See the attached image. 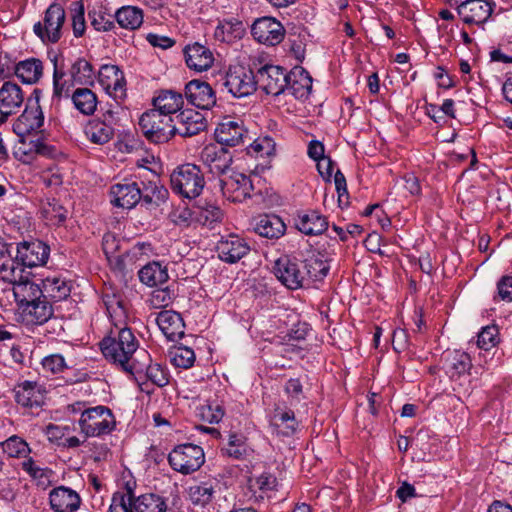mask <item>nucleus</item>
Instances as JSON below:
<instances>
[{"label": "nucleus", "instance_id": "obj_27", "mask_svg": "<svg viewBox=\"0 0 512 512\" xmlns=\"http://www.w3.org/2000/svg\"><path fill=\"white\" fill-rule=\"evenodd\" d=\"M154 178L155 179L147 182H141V204L142 206H145L146 209H155L159 207L168 199L169 196L167 188L161 184L159 178L156 176Z\"/></svg>", "mask_w": 512, "mask_h": 512}, {"label": "nucleus", "instance_id": "obj_18", "mask_svg": "<svg viewBox=\"0 0 512 512\" xmlns=\"http://www.w3.org/2000/svg\"><path fill=\"white\" fill-rule=\"evenodd\" d=\"M269 422L273 433L282 437H291L299 429L294 411L285 404L279 403L274 406Z\"/></svg>", "mask_w": 512, "mask_h": 512}, {"label": "nucleus", "instance_id": "obj_28", "mask_svg": "<svg viewBox=\"0 0 512 512\" xmlns=\"http://www.w3.org/2000/svg\"><path fill=\"white\" fill-rule=\"evenodd\" d=\"M287 88L285 92H289L296 99L307 98L312 90V78L302 67H295L287 72Z\"/></svg>", "mask_w": 512, "mask_h": 512}, {"label": "nucleus", "instance_id": "obj_52", "mask_svg": "<svg viewBox=\"0 0 512 512\" xmlns=\"http://www.w3.org/2000/svg\"><path fill=\"white\" fill-rule=\"evenodd\" d=\"M3 451L11 458H28L31 449L28 443L21 437L13 435L2 443Z\"/></svg>", "mask_w": 512, "mask_h": 512}, {"label": "nucleus", "instance_id": "obj_9", "mask_svg": "<svg viewBox=\"0 0 512 512\" xmlns=\"http://www.w3.org/2000/svg\"><path fill=\"white\" fill-rule=\"evenodd\" d=\"M50 247L40 240L19 242L16 245V259L21 267H39L47 263Z\"/></svg>", "mask_w": 512, "mask_h": 512}, {"label": "nucleus", "instance_id": "obj_11", "mask_svg": "<svg viewBox=\"0 0 512 512\" xmlns=\"http://www.w3.org/2000/svg\"><path fill=\"white\" fill-rule=\"evenodd\" d=\"M220 187L223 196L232 202H242L251 197L254 189L252 179L239 172L221 178Z\"/></svg>", "mask_w": 512, "mask_h": 512}, {"label": "nucleus", "instance_id": "obj_24", "mask_svg": "<svg viewBox=\"0 0 512 512\" xmlns=\"http://www.w3.org/2000/svg\"><path fill=\"white\" fill-rule=\"evenodd\" d=\"M49 502L54 512H76L80 507L81 498L71 488L59 486L50 491Z\"/></svg>", "mask_w": 512, "mask_h": 512}, {"label": "nucleus", "instance_id": "obj_13", "mask_svg": "<svg viewBox=\"0 0 512 512\" xmlns=\"http://www.w3.org/2000/svg\"><path fill=\"white\" fill-rule=\"evenodd\" d=\"M251 34L259 43L274 46L284 39L285 30L275 18L265 16L254 21Z\"/></svg>", "mask_w": 512, "mask_h": 512}, {"label": "nucleus", "instance_id": "obj_36", "mask_svg": "<svg viewBox=\"0 0 512 512\" xmlns=\"http://www.w3.org/2000/svg\"><path fill=\"white\" fill-rule=\"evenodd\" d=\"M153 110H158L162 114L171 116L179 111L184 103L181 93L174 90H161L158 95L153 98Z\"/></svg>", "mask_w": 512, "mask_h": 512}, {"label": "nucleus", "instance_id": "obj_12", "mask_svg": "<svg viewBox=\"0 0 512 512\" xmlns=\"http://www.w3.org/2000/svg\"><path fill=\"white\" fill-rule=\"evenodd\" d=\"M287 72L277 65H265L261 67L256 77L257 85L268 95L278 96L287 88Z\"/></svg>", "mask_w": 512, "mask_h": 512}, {"label": "nucleus", "instance_id": "obj_5", "mask_svg": "<svg viewBox=\"0 0 512 512\" xmlns=\"http://www.w3.org/2000/svg\"><path fill=\"white\" fill-rule=\"evenodd\" d=\"M217 84L222 90H226L236 98L251 95L257 87L253 71L241 65L230 66Z\"/></svg>", "mask_w": 512, "mask_h": 512}, {"label": "nucleus", "instance_id": "obj_2", "mask_svg": "<svg viewBox=\"0 0 512 512\" xmlns=\"http://www.w3.org/2000/svg\"><path fill=\"white\" fill-rule=\"evenodd\" d=\"M172 191L183 198L194 199L198 197L204 187L205 178L200 167L186 163L178 166L170 175Z\"/></svg>", "mask_w": 512, "mask_h": 512}, {"label": "nucleus", "instance_id": "obj_41", "mask_svg": "<svg viewBox=\"0 0 512 512\" xmlns=\"http://www.w3.org/2000/svg\"><path fill=\"white\" fill-rule=\"evenodd\" d=\"M74 107L83 115L94 114L97 108L98 99L96 94L89 88H77L71 96Z\"/></svg>", "mask_w": 512, "mask_h": 512}, {"label": "nucleus", "instance_id": "obj_56", "mask_svg": "<svg viewBox=\"0 0 512 512\" xmlns=\"http://www.w3.org/2000/svg\"><path fill=\"white\" fill-rule=\"evenodd\" d=\"M170 357L171 363L174 366L184 369H188L193 366L195 361L194 351L186 346L174 348V350L170 352Z\"/></svg>", "mask_w": 512, "mask_h": 512}, {"label": "nucleus", "instance_id": "obj_10", "mask_svg": "<svg viewBox=\"0 0 512 512\" xmlns=\"http://www.w3.org/2000/svg\"><path fill=\"white\" fill-rule=\"evenodd\" d=\"M276 278L288 289L304 287V271L301 263L287 255L278 258L273 267Z\"/></svg>", "mask_w": 512, "mask_h": 512}, {"label": "nucleus", "instance_id": "obj_26", "mask_svg": "<svg viewBox=\"0 0 512 512\" xmlns=\"http://www.w3.org/2000/svg\"><path fill=\"white\" fill-rule=\"evenodd\" d=\"M184 56L187 66L197 72L208 70L214 62L212 51L198 42L187 45Z\"/></svg>", "mask_w": 512, "mask_h": 512}, {"label": "nucleus", "instance_id": "obj_54", "mask_svg": "<svg viewBox=\"0 0 512 512\" xmlns=\"http://www.w3.org/2000/svg\"><path fill=\"white\" fill-rule=\"evenodd\" d=\"M169 372L160 364L149 362L143 375V381H150L158 387H164L169 383Z\"/></svg>", "mask_w": 512, "mask_h": 512}, {"label": "nucleus", "instance_id": "obj_30", "mask_svg": "<svg viewBox=\"0 0 512 512\" xmlns=\"http://www.w3.org/2000/svg\"><path fill=\"white\" fill-rule=\"evenodd\" d=\"M297 229L306 235H320L328 228L325 216L316 210L300 213L295 220Z\"/></svg>", "mask_w": 512, "mask_h": 512}, {"label": "nucleus", "instance_id": "obj_19", "mask_svg": "<svg viewBox=\"0 0 512 512\" xmlns=\"http://www.w3.org/2000/svg\"><path fill=\"white\" fill-rule=\"evenodd\" d=\"M140 186L137 182L125 179L110 189L111 203L123 209H132L141 202Z\"/></svg>", "mask_w": 512, "mask_h": 512}, {"label": "nucleus", "instance_id": "obj_6", "mask_svg": "<svg viewBox=\"0 0 512 512\" xmlns=\"http://www.w3.org/2000/svg\"><path fill=\"white\" fill-rule=\"evenodd\" d=\"M203 449L195 444L186 443L176 446L168 455V462L174 471L188 475L200 469L204 464Z\"/></svg>", "mask_w": 512, "mask_h": 512}, {"label": "nucleus", "instance_id": "obj_50", "mask_svg": "<svg viewBox=\"0 0 512 512\" xmlns=\"http://www.w3.org/2000/svg\"><path fill=\"white\" fill-rule=\"evenodd\" d=\"M195 414L203 422L217 424L222 420L224 410L223 407L216 402H206L196 407Z\"/></svg>", "mask_w": 512, "mask_h": 512}, {"label": "nucleus", "instance_id": "obj_46", "mask_svg": "<svg viewBox=\"0 0 512 512\" xmlns=\"http://www.w3.org/2000/svg\"><path fill=\"white\" fill-rule=\"evenodd\" d=\"M221 451L223 455L236 460H242L248 457L252 450L247 445L245 437L242 435L231 434L229 436L228 443L221 449Z\"/></svg>", "mask_w": 512, "mask_h": 512}, {"label": "nucleus", "instance_id": "obj_3", "mask_svg": "<svg viewBox=\"0 0 512 512\" xmlns=\"http://www.w3.org/2000/svg\"><path fill=\"white\" fill-rule=\"evenodd\" d=\"M78 423L85 439L110 434L116 427L111 409L103 405L84 410Z\"/></svg>", "mask_w": 512, "mask_h": 512}, {"label": "nucleus", "instance_id": "obj_62", "mask_svg": "<svg viewBox=\"0 0 512 512\" xmlns=\"http://www.w3.org/2000/svg\"><path fill=\"white\" fill-rule=\"evenodd\" d=\"M42 368L46 372L57 374L66 368V362L61 354H51L42 359Z\"/></svg>", "mask_w": 512, "mask_h": 512}, {"label": "nucleus", "instance_id": "obj_21", "mask_svg": "<svg viewBox=\"0 0 512 512\" xmlns=\"http://www.w3.org/2000/svg\"><path fill=\"white\" fill-rule=\"evenodd\" d=\"M216 251L222 261L236 263L249 253L250 246L243 238L230 234L221 237L217 242Z\"/></svg>", "mask_w": 512, "mask_h": 512}, {"label": "nucleus", "instance_id": "obj_29", "mask_svg": "<svg viewBox=\"0 0 512 512\" xmlns=\"http://www.w3.org/2000/svg\"><path fill=\"white\" fill-rule=\"evenodd\" d=\"M301 266L304 271V286L310 282L322 281L330 270L328 260L320 253H312Z\"/></svg>", "mask_w": 512, "mask_h": 512}, {"label": "nucleus", "instance_id": "obj_16", "mask_svg": "<svg viewBox=\"0 0 512 512\" xmlns=\"http://www.w3.org/2000/svg\"><path fill=\"white\" fill-rule=\"evenodd\" d=\"M24 100V92L18 84L11 81L4 82L0 87V122L18 113Z\"/></svg>", "mask_w": 512, "mask_h": 512}, {"label": "nucleus", "instance_id": "obj_23", "mask_svg": "<svg viewBox=\"0 0 512 512\" xmlns=\"http://www.w3.org/2000/svg\"><path fill=\"white\" fill-rule=\"evenodd\" d=\"M14 399L24 408H39L44 403V391L40 385L32 381H23L15 386Z\"/></svg>", "mask_w": 512, "mask_h": 512}, {"label": "nucleus", "instance_id": "obj_47", "mask_svg": "<svg viewBox=\"0 0 512 512\" xmlns=\"http://www.w3.org/2000/svg\"><path fill=\"white\" fill-rule=\"evenodd\" d=\"M193 215L196 222L210 228H213L216 223L220 222L223 216L219 207L208 203L203 206H198L196 210L193 211Z\"/></svg>", "mask_w": 512, "mask_h": 512}, {"label": "nucleus", "instance_id": "obj_31", "mask_svg": "<svg viewBox=\"0 0 512 512\" xmlns=\"http://www.w3.org/2000/svg\"><path fill=\"white\" fill-rule=\"evenodd\" d=\"M43 295L51 301H62L71 293V282L60 274L47 276L42 280Z\"/></svg>", "mask_w": 512, "mask_h": 512}, {"label": "nucleus", "instance_id": "obj_64", "mask_svg": "<svg viewBox=\"0 0 512 512\" xmlns=\"http://www.w3.org/2000/svg\"><path fill=\"white\" fill-rule=\"evenodd\" d=\"M124 496L114 493L108 512H136L134 503L125 500Z\"/></svg>", "mask_w": 512, "mask_h": 512}, {"label": "nucleus", "instance_id": "obj_1", "mask_svg": "<svg viewBox=\"0 0 512 512\" xmlns=\"http://www.w3.org/2000/svg\"><path fill=\"white\" fill-rule=\"evenodd\" d=\"M100 347L107 360L120 366L127 364L128 357L134 355L138 341L131 329L115 324V329L101 341Z\"/></svg>", "mask_w": 512, "mask_h": 512}, {"label": "nucleus", "instance_id": "obj_37", "mask_svg": "<svg viewBox=\"0 0 512 512\" xmlns=\"http://www.w3.org/2000/svg\"><path fill=\"white\" fill-rule=\"evenodd\" d=\"M22 310L27 321L36 325L46 323L53 316L52 304L45 298H40L37 301L30 303Z\"/></svg>", "mask_w": 512, "mask_h": 512}, {"label": "nucleus", "instance_id": "obj_58", "mask_svg": "<svg viewBox=\"0 0 512 512\" xmlns=\"http://www.w3.org/2000/svg\"><path fill=\"white\" fill-rule=\"evenodd\" d=\"M71 13L73 34L75 37H81L86 29L83 4L81 2H73Z\"/></svg>", "mask_w": 512, "mask_h": 512}, {"label": "nucleus", "instance_id": "obj_38", "mask_svg": "<svg viewBox=\"0 0 512 512\" xmlns=\"http://www.w3.org/2000/svg\"><path fill=\"white\" fill-rule=\"evenodd\" d=\"M138 277L143 284L149 287L162 285L169 279L167 267L155 261L142 267L138 272Z\"/></svg>", "mask_w": 512, "mask_h": 512}, {"label": "nucleus", "instance_id": "obj_25", "mask_svg": "<svg viewBox=\"0 0 512 512\" xmlns=\"http://www.w3.org/2000/svg\"><path fill=\"white\" fill-rule=\"evenodd\" d=\"M156 323L169 341H176L184 336V321L182 316L175 311H161L156 317Z\"/></svg>", "mask_w": 512, "mask_h": 512}, {"label": "nucleus", "instance_id": "obj_53", "mask_svg": "<svg viewBox=\"0 0 512 512\" xmlns=\"http://www.w3.org/2000/svg\"><path fill=\"white\" fill-rule=\"evenodd\" d=\"M189 498L194 505L205 506L214 495V488L209 483H199L189 487Z\"/></svg>", "mask_w": 512, "mask_h": 512}, {"label": "nucleus", "instance_id": "obj_57", "mask_svg": "<svg viewBox=\"0 0 512 512\" xmlns=\"http://www.w3.org/2000/svg\"><path fill=\"white\" fill-rule=\"evenodd\" d=\"M498 335L499 331L497 326L488 325L483 327L477 336V346L485 351L492 349L499 341Z\"/></svg>", "mask_w": 512, "mask_h": 512}, {"label": "nucleus", "instance_id": "obj_55", "mask_svg": "<svg viewBox=\"0 0 512 512\" xmlns=\"http://www.w3.org/2000/svg\"><path fill=\"white\" fill-rule=\"evenodd\" d=\"M276 143L268 135L259 136L248 147V153L255 156L270 157L275 154Z\"/></svg>", "mask_w": 512, "mask_h": 512}, {"label": "nucleus", "instance_id": "obj_8", "mask_svg": "<svg viewBox=\"0 0 512 512\" xmlns=\"http://www.w3.org/2000/svg\"><path fill=\"white\" fill-rule=\"evenodd\" d=\"M495 7L493 0H464L457 6V13L465 24L482 26L490 19Z\"/></svg>", "mask_w": 512, "mask_h": 512}, {"label": "nucleus", "instance_id": "obj_42", "mask_svg": "<svg viewBox=\"0 0 512 512\" xmlns=\"http://www.w3.org/2000/svg\"><path fill=\"white\" fill-rule=\"evenodd\" d=\"M149 362H151V358L148 352L144 349L138 350L137 348L134 355L128 357L127 364L120 365V367L132 374L137 382H142Z\"/></svg>", "mask_w": 512, "mask_h": 512}, {"label": "nucleus", "instance_id": "obj_22", "mask_svg": "<svg viewBox=\"0 0 512 512\" xmlns=\"http://www.w3.org/2000/svg\"><path fill=\"white\" fill-rule=\"evenodd\" d=\"M176 134L182 137H192L204 131L207 120L204 115L193 109L182 110L176 116Z\"/></svg>", "mask_w": 512, "mask_h": 512}, {"label": "nucleus", "instance_id": "obj_33", "mask_svg": "<svg viewBox=\"0 0 512 512\" xmlns=\"http://www.w3.org/2000/svg\"><path fill=\"white\" fill-rule=\"evenodd\" d=\"M286 225L282 219L274 214L260 216L254 226V231L267 239H278L284 235Z\"/></svg>", "mask_w": 512, "mask_h": 512}, {"label": "nucleus", "instance_id": "obj_48", "mask_svg": "<svg viewBox=\"0 0 512 512\" xmlns=\"http://www.w3.org/2000/svg\"><path fill=\"white\" fill-rule=\"evenodd\" d=\"M41 207L45 218L51 221L53 224L60 225L67 218V209L63 207L55 198L47 197L42 201Z\"/></svg>", "mask_w": 512, "mask_h": 512}, {"label": "nucleus", "instance_id": "obj_49", "mask_svg": "<svg viewBox=\"0 0 512 512\" xmlns=\"http://www.w3.org/2000/svg\"><path fill=\"white\" fill-rule=\"evenodd\" d=\"M19 261L12 257V252L5 259L0 261V279L5 282L14 283L22 278L23 269L20 267Z\"/></svg>", "mask_w": 512, "mask_h": 512}, {"label": "nucleus", "instance_id": "obj_45", "mask_svg": "<svg viewBox=\"0 0 512 512\" xmlns=\"http://www.w3.org/2000/svg\"><path fill=\"white\" fill-rule=\"evenodd\" d=\"M70 75L74 83L81 85H91L95 79L93 66L85 58H78L72 64Z\"/></svg>", "mask_w": 512, "mask_h": 512}, {"label": "nucleus", "instance_id": "obj_4", "mask_svg": "<svg viewBox=\"0 0 512 512\" xmlns=\"http://www.w3.org/2000/svg\"><path fill=\"white\" fill-rule=\"evenodd\" d=\"M139 126L145 137L155 144L166 143L176 135V125L172 116L162 114L158 110L150 109L144 112L139 119Z\"/></svg>", "mask_w": 512, "mask_h": 512}, {"label": "nucleus", "instance_id": "obj_34", "mask_svg": "<svg viewBox=\"0 0 512 512\" xmlns=\"http://www.w3.org/2000/svg\"><path fill=\"white\" fill-rule=\"evenodd\" d=\"M472 367L470 356L460 350L446 352L444 368L450 378L454 379L467 373Z\"/></svg>", "mask_w": 512, "mask_h": 512}, {"label": "nucleus", "instance_id": "obj_39", "mask_svg": "<svg viewBox=\"0 0 512 512\" xmlns=\"http://www.w3.org/2000/svg\"><path fill=\"white\" fill-rule=\"evenodd\" d=\"M14 73L23 83L34 84L42 77L43 64L39 59L29 58L17 63Z\"/></svg>", "mask_w": 512, "mask_h": 512}, {"label": "nucleus", "instance_id": "obj_44", "mask_svg": "<svg viewBox=\"0 0 512 512\" xmlns=\"http://www.w3.org/2000/svg\"><path fill=\"white\" fill-rule=\"evenodd\" d=\"M136 512H166V499L155 493H147L140 495L134 502Z\"/></svg>", "mask_w": 512, "mask_h": 512}, {"label": "nucleus", "instance_id": "obj_7", "mask_svg": "<svg viewBox=\"0 0 512 512\" xmlns=\"http://www.w3.org/2000/svg\"><path fill=\"white\" fill-rule=\"evenodd\" d=\"M65 19L64 8L60 4L53 3L46 9L43 21L34 25L33 31L44 43H56L62 36Z\"/></svg>", "mask_w": 512, "mask_h": 512}, {"label": "nucleus", "instance_id": "obj_15", "mask_svg": "<svg viewBox=\"0 0 512 512\" xmlns=\"http://www.w3.org/2000/svg\"><path fill=\"white\" fill-rule=\"evenodd\" d=\"M98 82L103 90L115 100L126 97V81L123 72L115 65H103L98 72Z\"/></svg>", "mask_w": 512, "mask_h": 512}, {"label": "nucleus", "instance_id": "obj_14", "mask_svg": "<svg viewBox=\"0 0 512 512\" xmlns=\"http://www.w3.org/2000/svg\"><path fill=\"white\" fill-rule=\"evenodd\" d=\"M35 98H29L23 113L14 123V131L19 135L30 134L39 130L44 124L43 111L39 105L37 90L34 91Z\"/></svg>", "mask_w": 512, "mask_h": 512}, {"label": "nucleus", "instance_id": "obj_17", "mask_svg": "<svg viewBox=\"0 0 512 512\" xmlns=\"http://www.w3.org/2000/svg\"><path fill=\"white\" fill-rule=\"evenodd\" d=\"M247 129L241 119L226 117L215 130L216 141L223 145L234 147L242 144L247 137Z\"/></svg>", "mask_w": 512, "mask_h": 512}, {"label": "nucleus", "instance_id": "obj_20", "mask_svg": "<svg viewBox=\"0 0 512 512\" xmlns=\"http://www.w3.org/2000/svg\"><path fill=\"white\" fill-rule=\"evenodd\" d=\"M187 101L200 109L208 110L216 104V96L212 87L205 81L191 80L185 86Z\"/></svg>", "mask_w": 512, "mask_h": 512}, {"label": "nucleus", "instance_id": "obj_43", "mask_svg": "<svg viewBox=\"0 0 512 512\" xmlns=\"http://www.w3.org/2000/svg\"><path fill=\"white\" fill-rule=\"evenodd\" d=\"M115 18L120 27L135 30L143 23V11L136 6H123L116 11Z\"/></svg>", "mask_w": 512, "mask_h": 512}, {"label": "nucleus", "instance_id": "obj_60", "mask_svg": "<svg viewBox=\"0 0 512 512\" xmlns=\"http://www.w3.org/2000/svg\"><path fill=\"white\" fill-rule=\"evenodd\" d=\"M174 296V292L169 287L160 288L151 293L149 302L154 308L167 307L172 303Z\"/></svg>", "mask_w": 512, "mask_h": 512}, {"label": "nucleus", "instance_id": "obj_32", "mask_svg": "<svg viewBox=\"0 0 512 512\" xmlns=\"http://www.w3.org/2000/svg\"><path fill=\"white\" fill-rule=\"evenodd\" d=\"M13 294L21 309L40 298H44L43 287L29 279H23V277L13 283Z\"/></svg>", "mask_w": 512, "mask_h": 512}, {"label": "nucleus", "instance_id": "obj_51", "mask_svg": "<svg viewBox=\"0 0 512 512\" xmlns=\"http://www.w3.org/2000/svg\"><path fill=\"white\" fill-rule=\"evenodd\" d=\"M22 470L26 472L39 485H46L50 482L52 470L36 464L33 458L28 457L22 462Z\"/></svg>", "mask_w": 512, "mask_h": 512}, {"label": "nucleus", "instance_id": "obj_40", "mask_svg": "<svg viewBox=\"0 0 512 512\" xmlns=\"http://www.w3.org/2000/svg\"><path fill=\"white\" fill-rule=\"evenodd\" d=\"M244 34V24L236 18L220 21L214 32V36L217 40L227 43L241 39Z\"/></svg>", "mask_w": 512, "mask_h": 512}, {"label": "nucleus", "instance_id": "obj_35", "mask_svg": "<svg viewBox=\"0 0 512 512\" xmlns=\"http://www.w3.org/2000/svg\"><path fill=\"white\" fill-rule=\"evenodd\" d=\"M104 117L105 120L90 121L85 128L86 136L95 144H105L109 142L114 135V128L108 123L109 118H112L111 111L105 114Z\"/></svg>", "mask_w": 512, "mask_h": 512}, {"label": "nucleus", "instance_id": "obj_63", "mask_svg": "<svg viewBox=\"0 0 512 512\" xmlns=\"http://www.w3.org/2000/svg\"><path fill=\"white\" fill-rule=\"evenodd\" d=\"M277 486V479L274 475L264 472L251 481L250 488H256L261 492L272 491Z\"/></svg>", "mask_w": 512, "mask_h": 512}, {"label": "nucleus", "instance_id": "obj_59", "mask_svg": "<svg viewBox=\"0 0 512 512\" xmlns=\"http://www.w3.org/2000/svg\"><path fill=\"white\" fill-rule=\"evenodd\" d=\"M106 309L110 315V317L116 318L119 322L126 318V310L124 307V302L116 297L115 295L109 296L106 295L103 299Z\"/></svg>", "mask_w": 512, "mask_h": 512}, {"label": "nucleus", "instance_id": "obj_61", "mask_svg": "<svg viewBox=\"0 0 512 512\" xmlns=\"http://www.w3.org/2000/svg\"><path fill=\"white\" fill-rule=\"evenodd\" d=\"M497 293L494 301L498 299L505 302H512V275L502 276L496 284Z\"/></svg>", "mask_w": 512, "mask_h": 512}]
</instances>
